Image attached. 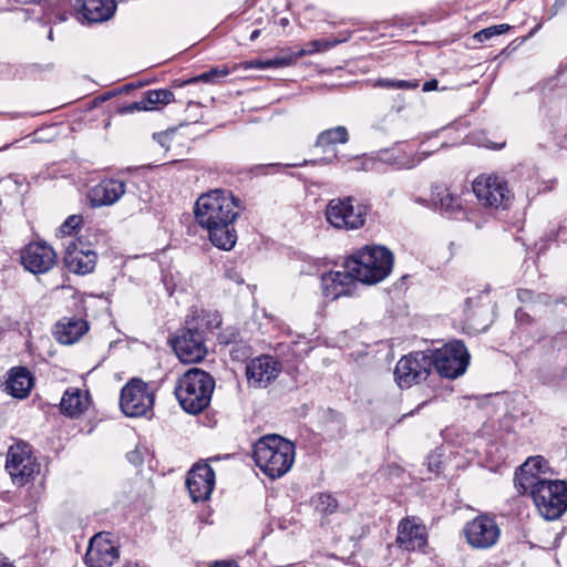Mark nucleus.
<instances>
[{
    "instance_id": "obj_1",
    "label": "nucleus",
    "mask_w": 567,
    "mask_h": 567,
    "mask_svg": "<svg viewBox=\"0 0 567 567\" xmlns=\"http://www.w3.org/2000/svg\"><path fill=\"white\" fill-rule=\"evenodd\" d=\"M244 209L241 200L230 190L215 188L202 194L194 206L196 223L208 231L210 243L230 250L237 241L235 221Z\"/></svg>"
},
{
    "instance_id": "obj_2",
    "label": "nucleus",
    "mask_w": 567,
    "mask_h": 567,
    "mask_svg": "<svg viewBox=\"0 0 567 567\" xmlns=\"http://www.w3.org/2000/svg\"><path fill=\"white\" fill-rule=\"evenodd\" d=\"M252 458L265 475L279 478L293 465L295 445L279 435H267L255 443Z\"/></svg>"
},
{
    "instance_id": "obj_3",
    "label": "nucleus",
    "mask_w": 567,
    "mask_h": 567,
    "mask_svg": "<svg viewBox=\"0 0 567 567\" xmlns=\"http://www.w3.org/2000/svg\"><path fill=\"white\" fill-rule=\"evenodd\" d=\"M393 254L383 246H365L349 257L344 267L354 272L358 281L373 285L384 280L392 271Z\"/></svg>"
},
{
    "instance_id": "obj_4",
    "label": "nucleus",
    "mask_w": 567,
    "mask_h": 567,
    "mask_svg": "<svg viewBox=\"0 0 567 567\" xmlns=\"http://www.w3.org/2000/svg\"><path fill=\"white\" fill-rule=\"evenodd\" d=\"M214 389V378L202 369L193 368L178 379L174 393L185 412L198 414L209 405Z\"/></svg>"
},
{
    "instance_id": "obj_5",
    "label": "nucleus",
    "mask_w": 567,
    "mask_h": 567,
    "mask_svg": "<svg viewBox=\"0 0 567 567\" xmlns=\"http://www.w3.org/2000/svg\"><path fill=\"white\" fill-rule=\"evenodd\" d=\"M539 514L547 520L559 518L567 511V483L546 480L528 489Z\"/></svg>"
},
{
    "instance_id": "obj_6",
    "label": "nucleus",
    "mask_w": 567,
    "mask_h": 567,
    "mask_svg": "<svg viewBox=\"0 0 567 567\" xmlns=\"http://www.w3.org/2000/svg\"><path fill=\"white\" fill-rule=\"evenodd\" d=\"M432 367L446 379H456L463 375L470 363V353L460 340H452L443 347L427 350Z\"/></svg>"
},
{
    "instance_id": "obj_7",
    "label": "nucleus",
    "mask_w": 567,
    "mask_h": 567,
    "mask_svg": "<svg viewBox=\"0 0 567 567\" xmlns=\"http://www.w3.org/2000/svg\"><path fill=\"white\" fill-rule=\"evenodd\" d=\"M40 468L41 465L29 443L19 440L9 446L6 470L14 485L24 486L29 484L40 473Z\"/></svg>"
},
{
    "instance_id": "obj_8",
    "label": "nucleus",
    "mask_w": 567,
    "mask_h": 567,
    "mask_svg": "<svg viewBox=\"0 0 567 567\" xmlns=\"http://www.w3.org/2000/svg\"><path fill=\"white\" fill-rule=\"evenodd\" d=\"M368 205L352 196L333 198L326 207L327 221L338 229L354 230L365 224Z\"/></svg>"
},
{
    "instance_id": "obj_9",
    "label": "nucleus",
    "mask_w": 567,
    "mask_h": 567,
    "mask_svg": "<svg viewBox=\"0 0 567 567\" xmlns=\"http://www.w3.org/2000/svg\"><path fill=\"white\" fill-rule=\"evenodd\" d=\"M155 393L140 379H133L121 390L120 406L128 417L146 416L152 413Z\"/></svg>"
},
{
    "instance_id": "obj_10",
    "label": "nucleus",
    "mask_w": 567,
    "mask_h": 567,
    "mask_svg": "<svg viewBox=\"0 0 567 567\" xmlns=\"http://www.w3.org/2000/svg\"><path fill=\"white\" fill-rule=\"evenodd\" d=\"M432 361L426 351H414L403 355L395 364L394 381L401 389L426 380L431 373Z\"/></svg>"
},
{
    "instance_id": "obj_11",
    "label": "nucleus",
    "mask_w": 567,
    "mask_h": 567,
    "mask_svg": "<svg viewBox=\"0 0 567 567\" xmlns=\"http://www.w3.org/2000/svg\"><path fill=\"white\" fill-rule=\"evenodd\" d=\"M472 187L478 202L485 206L506 208L513 198L507 181L498 175H480Z\"/></svg>"
},
{
    "instance_id": "obj_12",
    "label": "nucleus",
    "mask_w": 567,
    "mask_h": 567,
    "mask_svg": "<svg viewBox=\"0 0 567 567\" xmlns=\"http://www.w3.org/2000/svg\"><path fill=\"white\" fill-rule=\"evenodd\" d=\"M172 346L178 359L184 363L199 362L207 353L203 332L197 331V324L193 321L185 322V328L172 341Z\"/></svg>"
},
{
    "instance_id": "obj_13",
    "label": "nucleus",
    "mask_w": 567,
    "mask_h": 567,
    "mask_svg": "<svg viewBox=\"0 0 567 567\" xmlns=\"http://www.w3.org/2000/svg\"><path fill=\"white\" fill-rule=\"evenodd\" d=\"M463 535L472 548L488 549L498 542L501 529L494 517L481 514L464 525Z\"/></svg>"
},
{
    "instance_id": "obj_14",
    "label": "nucleus",
    "mask_w": 567,
    "mask_h": 567,
    "mask_svg": "<svg viewBox=\"0 0 567 567\" xmlns=\"http://www.w3.org/2000/svg\"><path fill=\"white\" fill-rule=\"evenodd\" d=\"M386 152L381 151L379 152L378 156H368V155H360V156H353V157H347L346 155L339 156L337 153L333 154L332 157H324L320 158L318 161H303L302 163H295V164H286V167H302L307 166L309 164L316 165H329L334 162H341L343 165H347V169L353 171V172H371V171H378L379 166L382 163H391L395 164L394 159L392 157H385Z\"/></svg>"
},
{
    "instance_id": "obj_15",
    "label": "nucleus",
    "mask_w": 567,
    "mask_h": 567,
    "mask_svg": "<svg viewBox=\"0 0 567 567\" xmlns=\"http://www.w3.org/2000/svg\"><path fill=\"white\" fill-rule=\"evenodd\" d=\"M281 372V363L272 355L262 354L246 364V378L249 386L265 389Z\"/></svg>"
},
{
    "instance_id": "obj_16",
    "label": "nucleus",
    "mask_w": 567,
    "mask_h": 567,
    "mask_svg": "<svg viewBox=\"0 0 567 567\" xmlns=\"http://www.w3.org/2000/svg\"><path fill=\"white\" fill-rule=\"evenodd\" d=\"M21 264L32 274H45L56 262V254L45 243H30L21 251Z\"/></svg>"
},
{
    "instance_id": "obj_17",
    "label": "nucleus",
    "mask_w": 567,
    "mask_h": 567,
    "mask_svg": "<svg viewBox=\"0 0 567 567\" xmlns=\"http://www.w3.org/2000/svg\"><path fill=\"white\" fill-rule=\"evenodd\" d=\"M215 486V472L208 464H196L187 474L186 487L194 502L209 498Z\"/></svg>"
},
{
    "instance_id": "obj_18",
    "label": "nucleus",
    "mask_w": 567,
    "mask_h": 567,
    "mask_svg": "<svg viewBox=\"0 0 567 567\" xmlns=\"http://www.w3.org/2000/svg\"><path fill=\"white\" fill-rule=\"evenodd\" d=\"M118 557L117 546L103 534H96L89 543L84 560L89 567H110Z\"/></svg>"
},
{
    "instance_id": "obj_19",
    "label": "nucleus",
    "mask_w": 567,
    "mask_h": 567,
    "mask_svg": "<svg viewBox=\"0 0 567 567\" xmlns=\"http://www.w3.org/2000/svg\"><path fill=\"white\" fill-rule=\"evenodd\" d=\"M357 276L344 267V270L329 271L321 276L322 292L326 298L336 300L349 296L357 287Z\"/></svg>"
},
{
    "instance_id": "obj_20",
    "label": "nucleus",
    "mask_w": 567,
    "mask_h": 567,
    "mask_svg": "<svg viewBox=\"0 0 567 567\" xmlns=\"http://www.w3.org/2000/svg\"><path fill=\"white\" fill-rule=\"evenodd\" d=\"M126 192V184L121 179L104 178L90 188L87 199L93 208L112 206L117 203Z\"/></svg>"
},
{
    "instance_id": "obj_21",
    "label": "nucleus",
    "mask_w": 567,
    "mask_h": 567,
    "mask_svg": "<svg viewBox=\"0 0 567 567\" xmlns=\"http://www.w3.org/2000/svg\"><path fill=\"white\" fill-rule=\"evenodd\" d=\"M547 462L543 456L528 457L515 473V486L522 494L528 492L534 485L547 478L540 477L546 472Z\"/></svg>"
},
{
    "instance_id": "obj_22",
    "label": "nucleus",
    "mask_w": 567,
    "mask_h": 567,
    "mask_svg": "<svg viewBox=\"0 0 567 567\" xmlns=\"http://www.w3.org/2000/svg\"><path fill=\"white\" fill-rule=\"evenodd\" d=\"M427 536L425 526L417 523L416 518L401 520L398 528V545L408 551L422 549L426 545Z\"/></svg>"
},
{
    "instance_id": "obj_23",
    "label": "nucleus",
    "mask_w": 567,
    "mask_h": 567,
    "mask_svg": "<svg viewBox=\"0 0 567 567\" xmlns=\"http://www.w3.org/2000/svg\"><path fill=\"white\" fill-rule=\"evenodd\" d=\"M96 254L93 250L80 249L75 244L70 243L63 258L65 268L75 275H87L96 265Z\"/></svg>"
},
{
    "instance_id": "obj_24",
    "label": "nucleus",
    "mask_w": 567,
    "mask_h": 567,
    "mask_svg": "<svg viewBox=\"0 0 567 567\" xmlns=\"http://www.w3.org/2000/svg\"><path fill=\"white\" fill-rule=\"evenodd\" d=\"M82 16L90 23L103 22L113 17L116 10L115 0H76Z\"/></svg>"
},
{
    "instance_id": "obj_25",
    "label": "nucleus",
    "mask_w": 567,
    "mask_h": 567,
    "mask_svg": "<svg viewBox=\"0 0 567 567\" xmlns=\"http://www.w3.org/2000/svg\"><path fill=\"white\" fill-rule=\"evenodd\" d=\"M89 330V324L81 318H63L55 324V339L62 344L76 342Z\"/></svg>"
},
{
    "instance_id": "obj_26",
    "label": "nucleus",
    "mask_w": 567,
    "mask_h": 567,
    "mask_svg": "<svg viewBox=\"0 0 567 567\" xmlns=\"http://www.w3.org/2000/svg\"><path fill=\"white\" fill-rule=\"evenodd\" d=\"M33 386V378L24 367H14L9 370L6 381V391L17 399H24Z\"/></svg>"
},
{
    "instance_id": "obj_27",
    "label": "nucleus",
    "mask_w": 567,
    "mask_h": 567,
    "mask_svg": "<svg viewBox=\"0 0 567 567\" xmlns=\"http://www.w3.org/2000/svg\"><path fill=\"white\" fill-rule=\"evenodd\" d=\"M174 101V94L167 89L150 90L140 101L133 102L125 107V112L148 111L157 104H168Z\"/></svg>"
},
{
    "instance_id": "obj_28",
    "label": "nucleus",
    "mask_w": 567,
    "mask_h": 567,
    "mask_svg": "<svg viewBox=\"0 0 567 567\" xmlns=\"http://www.w3.org/2000/svg\"><path fill=\"white\" fill-rule=\"evenodd\" d=\"M60 406L64 414L72 417L78 416L89 406L87 393H84L76 388H70L64 392Z\"/></svg>"
},
{
    "instance_id": "obj_29",
    "label": "nucleus",
    "mask_w": 567,
    "mask_h": 567,
    "mask_svg": "<svg viewBox=\"0 0 567 567\" xmlns=\"http://www.w3.org/2000/svg\"><path fill=\"white\" fill-rule=\"evenodd\" d=\"M435 205L449 216H454L462 208V199L452 194L447 188L435 186L432 193Z\"/></svg>"
},
{
    "instance_id": "obj_30",
    "label": "nucleus",
    "mask_w": 567,
    "mask_h": 567,
    "mask_svg": "<svg viewBox=\"0 0 567 567\" xmlns=\"http://www.w3.org/2000/svg\"><path fill=\"white\" fill-rule=\"evenodd\" d=\"M349 138L348 128L343 125H339L320 132L317 136L315 146L326 152L331 146L348 143Z\"/></svg>"
},
{
    "instance_id": "obj_31",
    "label": "nucleus",
    "mask_w": 567,
    "mask_h": 567,
    "mask_svg": "<svg viewBox=\"0 0 567 567\" xmlns=\"http://www.w3.org/2000/svg\"><path fill=\"white\" fill-rule=\"evenodd\" d=\"M186 321H193L197 324V331H213L221 324V317L218 312L200 311L197 316L187 317Z\"/></svg>"
},
{
    "instance_id": "obj_32",
    "label": "nucleus",
    "mask_w": 567,
    "mask_h": 567,
    "mask_svg": "<svg viewBox=\"0 0 567 567\" xmlns=\"http://www.w3.org/2000/svg\"><path fill=\"white\" fill-rule=\"evenodd\" d=\"M349 38V33H347L341 39H333V40H326V39H317L310 41L305 49H301L297 52V56L302 58L305 55H311L319 52H324L344 41H347Z\"/></svg>"
},
{
    "instance_id": "obj_33",
    "label": "nucleus",
    "mask_w": 567,
    "mask_h": 567,
    "mask_svg": "<svg viewBox=\"0 0 567 567\" xmlns=\"http://www.w3.org/2000/svg\"><path fill=\"white\" fill-rule=\"evenodd\" d=\"M315 507L318 512L323 515H331L338 509V501L331 495L326 493H320L313 498Z\"/></svg>"
},
{
    "instance_id": "obj_34",
    "label": "nucleus",
    "mask_w": 567,
    "mask_h": 567,
    "mask_svg": "<svg viewBox=\"0 0 567 567\" xmlns=\"http://www.w3.org/2000/svg\"><path fill=\"white\" fill-rule=\"evenodd\" d=\"M420 85L419 80H392V79H379L375 81L374 86L383 87L388 90H414Z\"/></svg>"
},
{
    "instance_id": "obj_35",
    "label": "nucleus",
    "mask_w": 567,
    "mask_h": 567,
    "mask_svg": "<svg viewBox=\"0 0 567 567\" xmlns=\"http://www.w3.org/2000/svg\"><path fill=\"white\" fill-rule=\"evenodd\" d=\"M511 29L509 24L502 23L485 28L474 34V40L477 42H485L496 35L506 33Z\"/></svg>"
},
{
    "instance_id": "obj_36",
    "label": "nucleus",
    "mask_w": 567,
    "mask_h": 567,
    "mask_svg": "<svg viewBox=\"0 0 567 567\" xmlns=\"http://www.w3.org/2000/svg\"><path fill=\"white\" fill-rule=\"evenodd\" d=\"M299 56H297V52H282L281 54L265 60V65L270 66V69H278L284 66H289L293 64Z\"/></svg>"
},
{
    "instance_id": "obj_37",
    "label": "nucleus",
    "mask_w": 567,
    "mask_h": 567,
    "mask_svg": "<svg viewBox=\"0 0 567 567\" xmlns=\"http://www.w3.org/2000/svg\"><path fill=\"white\" fill-rule=\"evenodd\" d=\"M229 74V70L227 68H213L207 72L199 74L194 78L190 82H212L216 83L219 79L225 78Z\"/></svg>"
},
{
    "instance_id": "obj_38",
    "label": "nucleus",
    "mask_w": 567,
    "mask_h": 567,
    "mask_svg": "<svg viewBox=\"0 0 567 567\" xmlns=\"http://www.w3.org/2000/svg\"><path fill=\"white\" fill-rule=\"evenodd\" d=\"M82 223V218L81 216L79 215H72V216H69L65 221L61 225L60 227V233L62 235H72L73 231L80 227Z\"/></svg>"
},
{
    "instance_id": "obj_39",
    "label": "nucleus",
    "mask_w": 567,
    "mask_h": 567,
    "mask_svg": "<svg viewBox=\"0 0 567 567\" xmlns=\"http://www.w3.org/2000/svg\"><path fill=\"white\" fill-rule=\"evenodd\" d=\"M517 297L522 302H527L532 300L533 292L528 289H518Z\"/></svg>"
},
{
    "instance_id": "obj_40",
    "label": "nucleus",
    "mask_w": 567,
    "mask_h": 567,
    "mask_svg": "<svg viewBox=\"0 0 567 567\" xmlns=\"http://www.w3.org/2000/svg\"><path fill=\"white\" fill-rule=\"evenodd\" d=\"M437 80L433 79V80H430V81H426L424 84H423V87L422 90L424 92H430V91H433V90H436L437 89Z\"/></svg>"
},
{
    "instance_id": "obj_41",
    "label": "nucleus",
    "mask_w": 567,
    "mask_h": 567,
    "mask_svg": "<svg viewBox=\"0 0 567 567\" xmlns=\"http://www.w3.org/2000/svg\"><path fill=\"white\" fill-rule=\"evenodd\" d=\"M417 154L420 155V157H419V159H417V163H419L420 161H422L423 158H425L426 156H429V155L431 154V152H427V151H420V152H417ZM415 165H416V162L412 159V161H411V163H410L409 165H406L405 167H406V168H412V167H414Z\"/></svg>"
},
{
    "instance_id": "obj_42",
    "label": "nucleus",
    "mask_w": 567,
    "mask_h": 567,
    "mask_svg": "<svg viewBox=\"0 0 567 567\" xmlns=\"http://www.w3.org/2000/svg\"><path fill=\"white\" fill-rule=\"evenodd\" d=\"M331 416L333 417V420H336L337 424H338V430L341 431L343 425H344V419L341 414H338L336 412H330Z\"/></svg>"
},
{
    "instance_id": "obj_43",
    "label": "nucleus",
    "mask_w": 567,
    "mask_h": 567,
    "mask_svg": "<svg viewBox=\"0 0 567 567\" xmlns=\"http://www.w3.org/2000/svg\"><path fill=\"white\" fill-rule=\"evenodd\" d=\"M250 65L256 69H260V70L270 69V66L265 65V60H255V61L250 62Z\"/></svg>"
},
{
    "instance_id": "obj_44",
    "label": "nucleus",
    "mask_w": 567,
    "mask_h": 567,
    "mask_svg": "<svg viewBox=\"0 0 567 567\" xmlns=\"http://www.w3.org/2000/svg\"><path fill=\"white\" fill-rule=\"evenodd\" d=\"M485 146L488 147V148H492V150H502V148L505 147V142H502V143H491V144H486Z\"/></svg>"
},
{
    "instance_id": "obj_45",
    "label": "nucleus",
    "mask_w": 567,
    "mask_h": 567,
    "mask_svg": "<svg viewBox=\"0 0 567 567\" xmlns=\"http://www.w3.org/2000/svg\"><path fill=\"white\" fill-rule=\"evenodd\" d=\"M260 34V30H254L249 37L250 41H255Z\"/></svg>"
},
{
    "instance_id": "obj_46",
    "label": "nucleus",
    "mask_w": 567,
    "mask_h": 567,
    "mask_svg": "<svg viewBox=\"0 0 567 567\" xmlns=\"http://www.w3.org/2000/svg\"><path fill=\"white\" fill-rule=\"evenodd\" d=\"M564 4H565V0H556V1H555V3H554V6H555L556 8H560V7H563Z\"/></svg>"
},
{
    "instance_id": "obj_47",
    "label": "nucleus",
    "mask_w": 567,
    "mask_h": 567,
    "mask_svg": "<svg viewBox=\"0 0 567 567\" xmlns=\"http://www.w3.org/2000/svg\"><path fill=\"white\" fill-rule=\"evenodd\" d=\"M0 567H13L11 564L0 559Z\"/></svg>"
},
{
    "instance_id": "obj_48",
    "label": "nucleus",
    "mask_w": 567,
    "mask_h": 567,
    "mask_svg": "<svg viewBox=\"0 0 567 567\" xmlns=\"http://www.w3.org/2000/svg\"><path fill=\"white\" fill-rule=\"evenodd\" d=\"M123 567H140L137 564L127 563Z\"/></svg>"
},
{
    "instance_id": "obj_49",
    "label": "nucleus",
    "mask_w": 567,
    "mask_h": 567,
    "mask_svg": "<svg viewBox=\"0 0 567 567\" xmlns=\"http://www.w3.org/2000/svg\"><path fill=\"white\" fill-rule=\"evenodd\" d=\"M426 403H427V402H426V401H424V402H422L421 404H419V405L416 406L415 411H419V410H420L422 406H424Z\"/></svg>"
},
{
    "instance_id": "obj_50",
    "label": "nucleus",
    "mask_w": 567,
    "mask_h": 567,
    "mask_svg": "<svg viewBox=\"0 0 567 567\" xmlns=\"http://www.w3.org/2000/svg\"><path fill=\"white\" fill-rule=\"evenodd\" d=\"M280 23H281L282 25H285V24H287V23H288V20L284 18V19H281V20H280Z\"/></svg>"
},
{
    "instance_id": "obj_51",
    "label": "nucleus",
    "mask_w": 567,
    "mask_h": 567,
    "mask_svg": "<svg viewBox=\"0 0 567 567\" xmlns=\"http://www.w3.org/2000/svg\"><path fill=\"white\" fill-rule=\"evenodd\" d=\"M48 38H49L50 40H52V39H53V32H52V30H50V31H49Z\"/></svg>"
},
{
    "instance_id": "obj_52",
    "label": "nucleus",
    "mask_w": 567,
    "mask_h": 567,
    "mask_svg": "<svg viewBox=\"0 0 567 567\" xmlns=\"http://www.w3.org/2000/svg\"><path fill=\"white\" fill-rule=\"evenodd\" d=\"M470 303H471V299H467V300L465 301L466 307H468V306H470Z\"/></svg>"
},
{
    "instance_id": "obj_53",
    "label": "nucleus",
    "mask_w": 567,
    "mask_h": 567,
    "mask_svg": "<svg viewBox=\"0 0 567 567\" xmlns=\"http://www.w3.org/2000/svg\"><path fill=\"white\" fill-rule=\"evenodd\" d=\"M269 166H270V167L279 166V164H270Z\"/></svg>"
}]
</instances>
